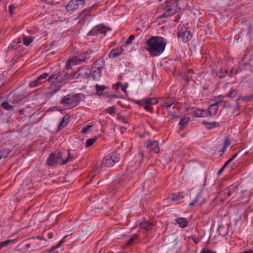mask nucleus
Here are the masks:
<instances>
[{"instance_id":"nucleus-1","label":"nucleus","mask_w":253,"mask_h":253,"mask_svg":"<svg viewBox=\"0 0 253 253\" xmlns=\"http://www.w3.org/2000/svg\"><path fill=\"white\" fill-rule=\"evenodd\" d=\"M73 77L71 74L62 73L61 72L51 73L47 81L51 82L48 88V94L52 95L60 89L62 84L67 83L69 80H72Z\"/></svg>"},{"instance_id":"nucleus-2","label":"nucleus","mask_w":253,"mask_h":253,"mask_svg":"<svg viewBox=\"0 0 253 253\" xmlns=\"http://www.w3.org/2000/svg\"><path fill=\"white\" fill-rule=\"evenodd\" d=\"M146 49L152 56H158L164 51L166 42L164 38L153 36L146 41Z\"/></svg>"},{"instance_id":"nucleus-3","label":"nucleus","mask_w":253,"mask_h":253,"mask_svg":"<svg viewBox=\"0 0 253 253\" xmlns=\"http://www.w3.org/2000/svg\"><path fill=\"white\" fill-rule=\"evenodd\" d=\"M93 53V51L91 50L89 51H86L85 52H82L78 53L76 56L73 57L68 60L66 62V69L68 70L72 69L73 65H76L80 64L84 62H85L86 59L89 58V57H87L90 54Z\"/></svg>"},{"instance_id":"nucleus-4","label":"nucleus","mask_w":253,"mask_h":253,"mask_svg":"<svg viewBox=\"0 0 253 253\" xmlns=\"http://www.w3.org/2000/svg\"><path fill=\"white\" fill-rule=\"evenodd\" d=\"M81 94H76L75 95L68 94L63 97L60 101V103L64 107H67L69 105L76 106L81 101Z\"/></svg>"},{"instance_id":"nucleus-5","label":"nucleus","mask_w":253,"mask_h":253,"mask_svg":"<svg viewBox=\"0 0 253 253\" xmlns=\"http://www.w3.org/2000/svg\"><path fill=\"white\" fill-rule=\"evenodd\" d=\"M178 4L176 0H171L167 2L164 8V12L161 17L165 18L173 15L177 12Z\"/></svg>"},{"instance_id":"nucleus-6","label":"nucleus","mask_w":253,"mask_h":253,"mask_svg":"<svg viewBox=\"0 0 253 253\" xmlns=\"http://www.w3.org/2000/svg\"><path fill=\"white\" fill-rule=\"evenodd\" d=\"M71 74L72 75L73 79H78L80 77L83 79H88L90 77L91 72L88 66H83L79 68L76 72Z\"/></svg>"},{"instance_id":"nucleus-7","label":"nucleus","mask_w":253,"mask_h":253,"mask_svg":"<svg viewBox=\"0 0 253 253\" xmlns=\"http://www.w3.org/2000/svg\"><path fill=\"white\" fill-rule=\"evenodd\" d=\"M177 36L179 38H181L182 41L184 42H188L192 37L188 28L184 25L178 28Z\"/></svg>"},{"instance_id":"nucleus-8","label":"nucleus","mask_w":253,"mask_h":253,"mask_svg":"<svg viewBox=\"0 0 253 253\" xmlns=\"http://www.w3.org/2000/svg\"><path fill=\"white\" fill-rule=\"evenodd\" d=\"M119 155L117 153H113L110 156H106L102 160V165L105 167H113L115 164L119 161Z\"/></svg>"},{"instance_id":"nucleus-9","label":"nucleus","mask_w":253,"mask_h":253,"mask_svg":"<svg viewBox=\"0 0 253 253\" xmlns=\"http://www.w3.org/2000/svg\"><path fill=\"white\" fill-rule=\"evenodd\" d=\"M62 153L56 151L49 155L46 163L48 166H51L57 164L60 161H62Z\"/></svg>"},{"instance_id":"nucleus-10","label":"nucleus","mask_w":253,"mask_h":253,"mask_svg":"<svg viewBox=\"0 0 253 253\" xmlns=\"http://www.w3.org/2000/svg\"><path fill=\"white\" fill-rule=\"evenodd\" d=\"M141 102L144 104V109L152 113L153 110L152 105L158 103L159 99L156 97L144 98L141 100Z\"/></svg>"},{"instance_id":"nucleus-11","label":"nucleus","mask_w":253,"mask_h":253,"mask_svg":"<svg viewBox=\"0 0 253 253\" xmlns=\"http://www.w3.org/2000/svg\"><path fill=\"white\" fill-rule=\"evenodd\" d=\"M161 106L168 109L176 102L175 98L170 96H165L158 98Z\"/></svg>"},{"instance_id":"nucleus-12","label":"nucleus","mask_w":253,"mask_h":253,"mask_svg":"<svg viewBox=\"0 0 253 253\" xmlns=\"http://www.w3.org/2000/svg\"><path fill=\"white\" fill-rule=\"evenodd\" d=\"M145 145L150 152L158 154L160 151L159 143L156 140H148L145 142Z\"/></svg>"},{"instance_id":"nucleus-13","label":"nucleus","mask_w":253,"mask_h":253,"mask_svg":"<svg viewBox=\"0 0 253 253\" xmlns=\"http://www.w3.org/2000/svg\"><path fill=\"white\" fill-rule=\"evenodd\" d=\"M109 28L105 26L103 24H99L94 27L89 32V35L91 36L95 35L98 34H105L109 30Z\"/></svg>"},{"instance_id":"nucleus-14","label":"nucleus","mask_w":253,"mask_h":253,"mask_svg":"<svg viewBox=\"0 0 253 253\" xmlns=\"http://www.w3.org/2000/svg\"><path fill=\"white\" fill-rule=\"evenodd\" d=\"M253 100V94L247 95L242 96L239 95L236 101V106L238 109H239L242 106L243 102H249Z\"/></svg>"},{"instance_id":"nucleus-15","label":"nucleus","mask_w":253,"mask_h":253,"mask_svg":"<svg viewBox=\"0 0 253 253\" xmlns=\"http://www.w3.org/2000/svg\"><path fill=\"white\" fill-rule=\"evenodd\" d=\"M192 112L195 117L197 118H205L207 117V111L205 109H201L196 107L192 108Z\"/></svg>"},{"instance_id":"nucleus-16","label":"nucleus","mask_w":253,"mask_h":253,"mask_svg":"<svg viewBox=\"0 0 253 253\" xmlns=\"http://www.w3.org/2000/svg\"><path fill=\"white\" fill-rule=\"evenodd\" d=\"M79 2L75 0H71L66 6L67 11L72 13L79 8Z\"/></svg>"},{"instance_id":"nucleus-17","label":"nucleus","mask_w":253,"mask_h":253,"mask_svg":"<svg viewBox=\"0 0 253 253\" xmlns=\"http://www.w3.org/2000/svg\"><path fill=\"white\" fill-rule=\"evenodd\" d=\"M219 105L216 104H211L207 111L208 116L213 117L216 115L218 110Z\"/></svg>"},{"instance_id":"nucleus-18","label":"nucleus","mask_w":253,"mask_h":253,"mask_svg":"<svg viewBox=\"0 0 253 253\" xmlns=\"http://www.w3.org/2000/svg\"><path fill=\"white\" fill-rule=\"evenodd\" d=\"M124 50L122 46L113 49L109 54V58H116L123 53Z\"/></svg>"},{"instance_id":"nucleus-19","label":"nucleus","mask_w":253,"mask_h":253,"mask_svg":"<svg viewBox=\"0 0 253 253\" xmlns=\"http://www.w3.org/2000/svg\"><path fill=\"white\" fill-rule=\"evenodd\" d=\"M105 65V61L103 58L97 59L93 64L92 69H99L102 70Z\"/></svg>"},{"instance_id":"nucleus-20","label":"nucleus","mask_w":253,"mask_h":253,"mask_svg":"<svg viewBox=\"0 0 253 253\" xmlns=\"http://www.w3.org/2000/svg\"><path fill=\"white\" fill-rule=\"evenodd\" d=\"M202 124L208 129H211L213 128L218 127L220 126L218 122H208L206 121L203 122Z\"/></svg>"},{"instance_id":"nucleus-21","label":"nucleus","mask_w":253,"mask_h":253,"mask_svg":"<svg viewBox=\"0 0 253 253\" xmlns=\"http://www.w3.org/2000/svg\"><path fill=\"white\" fill-rule=\"evenodd\" d=\"M95 88L96 91L95 94L98 96H101L105 91V89H108L109 87L104 85H101L97 84L95 86Z\"/></svg>"},{"instance_id":"nucleus-22","label":"nucleus","mask_w":253,"mask_h":253,"mask_svg":"<svg viewBox=\"0 0 253 253\" xmlns=\"http://www.w3.org/2000/svg\"><path fill=\"white\" fill-rule=\"evenodd\" d=\"M68 157L66 159H64L63 158L62 161H61V165H65L67 164L68 163L72 161L73 160L75 159L76 157L73 154H71L70 152V150H68L67 152Z\"/></svg>"},{"instance_id":"nucleus-23","label":"nucleus","mask_w":253,"mask_h":253,"mask_svg":"<svg viewBox=\"0 0 253 253\" xmlns=\"http://www.w3.org/2000/svg\"><path fill=\"white\" fill-rule=\"evenodd\" d=\"M139 227L146 231H150L153 229L154 225L148 221H144L139 224Z\"/></svg>"},{"instance_id":"nucleus-24","label":"nucleus","mask_w":253,"mask_h":253,"mask_svg":"<svg viewBox=\"0 0 253 253\" xmlns=\"http://www.w3.org/2000/svg\"><path fill=\"white\" fill-rule=\"evenodd\" d=\"M102 70L99 69H92V76L94 80H99L101 77Z\"/></svg>"},{"instance_id":"nucleus-25","label":"nucleus","mask_w":253,"mask_h":253,"mask_svg":"<svg viewBox=\"0 0 253 253\" xmlns=\"http://www.w3.org/2000/svg\"><path fill=\"white\" fill-rule=\"evenodd\" d=\"M176 223L179 224L181 228H184L187 226L188 222L186 218L180 217L176 220Z\"/></svg>"},{"instance_id":"nucleus-26","label":"nucleus","mask_w":253,"mask_h":253,"mask_svg":"<svg viewBox=\"0 0 253 253\" xmlns=\"http://www.w3.org/2000/svg\"><path fill=\"white\" fill-rule=\"evenodd\" d=\"M183 197V192L178 191L172 194L171 200L172 201H177L182 199Z\"/></svg>"},{"instance_id":"nucleus-27","label":"nucleus","mask_w":253,"mask_h":253,"mask_svg":"<svg viewBox=\"0 0 253 253\" xmlns=\"http://www.w3.org/2000/svg\"><path fill=\"white\" fill-rule=\"evenodd\" d=\"M23 43L26 46L29 45L33 41L34 38L31 36H23Z\"/></svg>"},{"instance_id":"nucleus-28","label":"nucleus","mask_w":253,"mask_h":253,"mask_svg":"<svg viewBox=\"0 0 253 253\" xmlns=\"http://www.w3.org/2000/svg\"><path fill=\"white\" fill-rule=\"evenodd\" d=\"M10 152V150L7 148H4L0 151V160L2 158H6Z\"/></svg>"},{"instance_id":"nucleus-29","label":"nucleus","mask_w":253,"mask_h":253,"mask_svg":"<svg viewBox=\"0 0 253 253\" xmlns=\"http://www.w3.org/2000/svg\"><path fill=\"white\" fill-rule=\"evenodd\" d=\"M117 111L115 106L109 107L106 109V112L110 114L111 116H114Z\"/></svg>"},{"instance_id":"nucleus-30","label":"nucleus","mask_w":253,"mask_h":253,"mask_svg":"<svg viewBox=\"0 0 253 253\" xmlns=\"http://www.w3.org/2000/svg\"><path fill=\"white\" fill-rule=\"evenodd\" d=\"M237 91H238L237 89H233V88H231L230 91H229V93L227 94L226 95V96L228 97H229V98H234L236 95Z\"/></svg>"},{"instance_id":"nucleus-31","label":"nucleus","mask_w":253,"mask_h":253,"mask_svg":"<svg viewBox=\"0 0 253 253\" xmlns=\"http://www.w3.org/2000/svg\"><path fill=\"white\" fill-rule=\"evenodd\" d=\"M224 98V96L223 95H219L214 97V98L213 99V101H214V104H216L218 105L219 103L222 102Z\"/></svg>"},{"instance_id":"nucleus-32","label":"nucleus","mask_w":253,"mask_h":253,"mask_svg":"<svg viewBox=\"0 0 253 253\" xmlns=\"http://www.w3.org/2000/svg\"><path fill=\"white\" fill-rule=\"evenodd\" d=\"M91 12V11L89 7L86 8L81 12L80 16H82L83 18H84L87 16H89Z\"/></svg>"},{"instance_id":"nucleus-33","label":"nucleus","mask_w":253,"mask_h":253,"mask_svg":"<svg viewBox=\"0 0 253 253\" xmlns=\"http://www.w3.org/2000/svg\"><path fill=\"white\" fill-rule=\"evenodd\" d=\"M231 142L228 139H226L223 143L221 152L224 153L226 148L230 145Z\"/></svg>"},{"instance_id":"nucleus-34","label":"nucleus","mask_w":253,"mask_h":253,"mask_svg":"<svg viewBox=\"0 0 253 253\" xmlns=\"http://www.w3.org/2000/svg\"><path fill=\"white\" fill-rule=\"evenodd\" d=\"M1 107L2 108L5 109L7 110H12L13 108V107L12 106L9 105L8 102H6V101L3 102V103H2L1 104Z\"/></svg>"},{"instance_id":"nucleus-35","label":"nucleus","mask_w":253,"mask_h":253,"mask_svg":"<svg viewBox=\"0 0 253 253\" xmlns=\"http://www.w3.org/2000/svg\"><path fill=\"white\" fill-rule=\"evenodd\" d=\"M138 238V235L137 234L133 235L130 239L128 240V241L127 242L125 246V247H126L132 244V243L134 242L135 240Z\"/></svg>"},{"instance_id":"nucleus-36","label":"nucleus","mask_w":253,"mask_h":253,"mask_svg":"<svg viewBox=\"0 0 253 253\" xmlns=\"http://www.w3.org/2000/svg\"><path fill=\"white\" fill-rule=\"evenodd\" d=\"M189 121V118L188 117H183L181 118L180 120L179 125L181 126H184L186 124H187Z\"/></svg>"},{"instance_id":"nucleus-37","label":"nucleus","mask_w":253,"mask_h":253,"mask_svg":"<svg viewBox=\"0 0 253 253\" xmlns=\"http://www.w3.org/2000/svg\"><path fill=\"white\" fill-rule=\"evenodd\" d=\"M97 138L94 137L92 138L88 139L85 142V146L88 147L91 146L96 141Z\"/></svg>"},{"instance_id":"nucleus-38","label":"nucleus","mask_w":253,"mask_h":253,"mask_svg":"<svg viewBox=\"0 0 253 253\" xmlns=\"http://www.w3.org/2000/svg\"><path fill=\"white\" fill-rule=\"evenodd\" d=\"M44 82V81H40L38 79H37L36 80H34L31 82L30 86L33 87H36Z\"/></svg>"},{"instance_id":"nucleus-39","label":"nucleus","mask_w":253,"mask_h":253,"mask_svg":"<svg viewBox=\"0 0 253 253\" xmlns=\"http://www.w3.org/2000/svg\"><path fill=\"white\" fill-rule=\"evenodd\" d=\"M15 241L13 240H7L4 242H0V250L4 247L7 246L10 243H14Z\"/></svg>"},{"instance_id":"nucleus-40","label":"nucleus","mask_w":253,"mask_h":253,"mask_svg":"<svg viewBox=\"0 0 253 253\" xmlns=\"http://www.w3.org/2000/svg\"><path fill=\"white\" fill-rule=\"evenodd\" d=\"M67 125V123L65 122V118H63L60 124L58 126V129L60 130L64 128Z\"/></svg>"},{"instance_id":"nucleus-41","label":"nucleus","mask_w":253,"mask_h":253,"mask_svg":"<svg viewBox=\"0 0 253 253\" xmlns=\"http://www.w3.org/2000/svg\"><path fill=\"white\" fill-rule=\"evenodd\" d=\"M48 76V74L45 73L40 76L37 79L40 81H45L46 78Z\"/></svg>"},{"instance_id":"nucleus-42","label":"nucleus","mask_w":253,"mask_h":253,"mask_svg":"<svg viewBox=\"0 0 253 253\" xmlns=\"http://www.w3.org/2000/svg\"><path fill=\"white\" fill-rule=\"evenodd\" d=\"M123 84H122V83L118 82H117L115 84H114L113 85V89L116 90L117 91H118L119 88L120 87H121L122 85H123Z\"/></svg>"},{"instance_id":"nucleus-43","label":"nucleus","mask_w":253,"mask_h":253,"mask_svg":"<svg viewBox=\"0 0 253 253\" xmlns=\"http://www.w3.org/2000/svg\"><path fill=\"white\" fill-rule=\"evenodd\" d=\"M134 36L133 35L129 36L128 38L125 42L126 44H129L134 40Z\"/></svg>"},{"instance_id":"nucleus-44","label":"nucleus","mask_w":253,"mask_h":253,"mask_svg":"<svg viewBox=\"0 0 253 253\" xmlns=\"http://www.w3.org/2000/svg\"><path fill=\"white\" fill-rule=\"evenodd\" d=\"M200 253H216V252L207 248H204L201 250Z\"/></svg>"},{"instance_id":"nucleus-45","label":"nucleus","mask_w":253,"mask_h":253,"mask_svg":"<svg viewBox=\"0 0 253 253\" xmlns=\"http://www.w3.org/2000/svg\"><path fill=\"white\" fill-rule=\"evenodd\" d=\"M19 43H21V41H18V42H13V43L11 44L8 47V48L9 49H16L17 48L16 46L17 45V44Z\"/></svg>"},{"instance_id":"nucleus-46","label":"nucleus","mask_w":253,"mask_h":253,"mask_svg":"<svg viewBox=\"0 0 253 253\" xmlns=\"http://www.w3.org/2000/svg\"><path fill=\"white\" fill-rule=\"evenodd\" d=\"M198 204H197V197L194 199V200L191 202H190L189 204V207H192L194 206H196Z\"/></svg>"},{"instance_id":"nucleus-47","label":"nucleus","mask_w":253,"mask_h":253,"mask_svg":"<svg viewBox=\"0 0 253 253\" xmlns=\"http://www.w3.org/2000/svg\"><path fill=\"white\" fill-rule=\"evenodd\" d=\"M15 9V6L13 5H10L8 7L9 12L10 14H13V11Z\"/></svg>"},{"instance_id":"nucleus-48","label":"nucleus","mask_w":253,"mask_h":253,"mask_svg":"<svg viewBox=\"0 0 253 253\" xmlns=\"http://www.w3.org/2000/svg\"><path fill=\"white\" fill-rule=\"evenodd\" d=\"M92 127V126L89 125L86 127L82 129V132L83 133H86L88 130H89Z\"/></svg>"},{"instance_id":"nucleus-49","label":"nucleus","mask_w":253,"mask_h":253,"mask_svg":"<svg viewBox=\"0 0 253 253\" xmlns=\"http://www.w3.org/2000/svg\"><path fill=\"white\" fill-rule=\"evenodd\" d=\"M127 84H123V85H122V86L121 87V90L123 91H124V92H126V88L127 87Z\"/></svg>"},{"instance_id":"nucleus-50","label":"nucleus","mask_w":253,"mask_h":253,"mask_svg":"<svg viewBox=\"0 0 253 253\" xmlns=\"http://www.w3.org/2000/svg\"><path fill=\"white\" fill-rule=\"evenodd\" d=\"M232 161V159H229L228 161H227L223 167H224V168L226 167L227 165Z\"/></svg>"},{"instance_id":"nucleus-51","label":"nucleus","mask_w":253,"mask_h":253,"mask_svg":"<svg viewBox=\"0 0 253 253\" xmlns=\"http://www.w3.org/2000/svg\"><path fill=\"white\" fill-rule=\"evenodd\" d=\"M97 7V5L96 4H94L92 5L91 6L89 7V8L90 9V10L92 11L93 9H95Z\"/></svg>"},{"instance_id":"nucleus-52","label":"nucleus","mask_w":253,"mask_h":253,"mask_svg":"<svg viewBox=\"0 0 253 253\" xmlns=\"http://www.w3.org/2000/svg\"><path fill=\"white\" fill-rule=\"evenodd\" d=\"M241 253H253V250L251 249L248 251L244 250Z\"/></svg>"},{"instance_id":"nucleus-53","label":"nucleus","mask_w":253,"mask_h":253,"mask_svg":"<svg viewBox=\"0 0 253 253\" xmlns=\"http://www.w3.org/2000/svg\"><path fill=\"white\" fill-rule=\"evenodd\" d=\"M61 246V244L59 242L55 247H52L53 250H55V249L59 248Z\"/></svg>"},{"instance_id":"nucleus-54","label":"nucleus","mask_w":253,"mask_h":253,"mask_svg":"<svg viewBox=\"0 0 253 253\" xmlns=\"http://www.w3.org/2000/svg\"><path fill=\"white\" fill-rule=\"evenodd\" d=\"M239 185V182H237L234 183L232 185V186L233 187V188H238V187Z\"/></svg>"},{"instance_id":"nucleus-55","label":"nucleus","mask_w":253,"mask_h":253,"mask_svg":"<svg viewBox=\"0 0 253 253\" xmlns=\"http://www.w3.org/2000/svg\"><path fill=\"white\" fill-rule=\"evenodd\" d=\"M47 236L48 237L49 239H51L53 238V233H49L48 234H47Z\"/></svg>"},{"instance_id":"nucleus-56","label":"nucleus","mask_w":253,"mask_h":253,"mask_svg":"<svg viewBox=\"0 0 253 253\" xmlns=\"http://www.w3.org/2000/svg\"><path fill=\"white\" fill-rule=\"evenodd\" d=\"M67 237V236H64V237L60 241H59V243L60 244H61V245L63 243H64V242H65V238Z\"/></svg>"},{"instance_id":"nucleus-57","label":"nucleus","mask_w":253,"mask_h":253,"mask_svg":"<svg viewBox=\"0 0 253 253\" xmlns=\"http://www.w3.org/2000/svg\"><path fill=\"white\" fill-rule=\"evenodd\" d=\"M225 169L224 167H222L218 171V174H220L222 171L223 170H224V169Z\"/></svg>"},{"instance_id":"nucleus-58","label":"nucleus","mask_w":253,"mask_h":253,"mask_svg":"<svg viewBox=\"0 0 253 253\" xmlns=\"http://www.w3.org/2000/svg\"><path fill=\"white\" fill-rule=\"evenodd\" d=\"M136 103L139 105H144L142 102H141V100H137L136 102Z\"/></svg>"},{"instance_id":"nucleus-59","label":"nucleus","mask_w":253,"mask_h":253,"mask_svg":"<svg viewBox=\"0 0 253 253\" xmlns=\"http://www.w3.org/2000/svg\"><path fill=\"white\" fill-rule=\"evenodd\" d=\"M238 155V153H236L235 154H234L230 159H232V161L233 160H234L236 157Z\"/></svg>"},{"instance_id":"nucleus-60","label":"nucleus","mask_w":253,"mask_h":253,"mask_svg":"<svg viewBox=\"0 0 253 253\" xmlns=\"http://www.w3.org/2000/svg\"><path fill=\"white\" fill-rule=\"evenodd\" d=\"M139 154L142 157H143L144 155V152L143 151H141L139 152Z\"/></svg>"},{"instance_id":"nucleus-61","label":"nucleus","mask_w":253,"mask_h":253,"mask_svg":"<svg viewBox=\"0 0 253 253\" xmlns=\"http://www.w3.org/2000/svg\"><path fill=\"white\" fill-rule=\"evenodd\" d=\"M25 112L24 109L19 110V112L20 115H23Z\"/></svg>"},{"instance_id":"nucleus-62","label":"nucleus","mask_w":253,"mask_h":253,"mask_svg":"<svg viewBox=\"0 0 253 253\" xmlns=\"http://www.w3.org/2000/svg\"><path fill=\"white\" fill-rule=\"evenodd\" d=\"M54 250H53V249L52 248V250L50 252H49L48 253H59L58 251H54Z\"/></svg>"},{"instance_id":"nucleus-63","label":"nucleus","mask_w":253,"mask_h":253,"mask_svg":"<svg viewBox=\"0 0 253 253\" xmlns=\"http://www.w3.org/2000/svg\"><path fill=\"white\" fill-rule=\"evenodd\" d=\"M112 97H117V95L116 94L112 95Z\"/></svg>"},{"instance_id":"nucleus-64","label":"nucleus","mask_w":253,"mask_h":253,"mask_svg":"<svg viewBox=\"0 0 253 253\" xmlns=\"http://www.w3.org/2000/svg\"><path fill=\"white\" fill-rule=\"evenodd\" d=\"M248 153H249V152H248V151L245 152L244 153V155H245H245H247L248 154Z\"/></svg>"}]
</instances>
